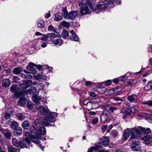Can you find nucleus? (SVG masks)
I'll use <instances>...</instances> for the list:
<instances>
[{
	"mask_svg": "<svg viewBox=\"0 0 152 152\" xmlns=\"http://www.w3.org/2000/svg\"><path fill=\"white\" fill-rule=\"evenodd\" d=\"M120 121L119 120H116L113 122V125L114 126H117V125H119Z\"/></svg>",
	"mask_w": 152,
	"mask_h": 152,
	"instance_id": "nucleus-55",
	"label": "nucleus"
},
{
	"mask_svg": "<svg viewBox=\"0 0 152 152\" xmlns=\"http://www.w3.org/2000/svg\"><path fill=\"white\" fill-rule=\"evenodd\" d=\"M77 15V13L75 11H72L68 13L67 19H70L73 20L75 19Z\"/></svg>",
	"mask_w": 152,
	"mask_h": 152,
	"instance_id": "nucleus-12",
	"label": "nucleus"
},
{
	"mask_svg": "<svg viewBox=\"0 0 152 152\" xmlns=\"http://www.w3.org/2000/svg\"><path fill=\"white\" fill-rule=\"evenodd\" d=\"M104 84L105 86H108L110 85L112 83V80H108L104 82Z\"/></svg>",
	"mask_w": 152,
	"mask_h": 152,
	"instance_id": "nucleus-50",
	"label": "nucleus"
},
{
	"mask_svg": "<svg viewBox=\"0 0 152 152\" xmlns=\"http://www.w3.org/2000/svg\"><path fill=\"white\" fill-rule=\"evenodd\" d=\"M61 14L60 13H57L55 15V20L56 21L60 20L61 19Z\"/></svg>",
	"mask_w": 152,
	"mask_h": 152,
	"instance_id": "nucleus-34",
	"label": "nucleus"
},
{
	"mask_svg": "<svg viewBox=\"0 0 152 152\" xmlns=\"http://www.w3.org/2000/svg\"><path fill=\"white\" fill-rule=\"evenodd\" d=\"M41 77H34V78L36 80H39V81H42V79H43V80H45L44 79V78H41ZM44 77V78H45L46 77Z\"/></svg>",
	"mask_w": 152,
	"mask_h": 152,
	"instance_id": "nucleus-56",
	"label": "nucleus"
},
{
	"mask_svg": "<svg viewBox=\"0 0 152 152\" xmlns=\"http://www.w3.org/2000/svg\"><path fill=\"white\" fill-rule=\"evenodd\" d=\"M109 113L108 112H106L104 111L100 115V121L102 123H104L107 120Z\"/></svg>",
	"mask_w": 152,
	"mask_h": 152,
	"instance_id": "nucleus-8",
	"label": "nucleus"
},
{
	"mask_svg": "<svg viewBox=\"0 0 152 152\" xmlns=\"http://www.w3.org/2000/svg\"><path fill=\"white\" fill-rule=\"evenodd\" d=\"M142 130H140L141 134H147L150 132L151 130L149 128L145 129L141 127Z\"/></svg>",
	"mask_w": 152,
	"mask_h": 152,
	"instance_id": "nucleus-27",
	"label": "nucleus"
},
{
	"mask_svg": "<svg viewBox=\"0 0 152 152\" xmlns=\"http://www.w3.org/2000/svg\"><path fill=\"white\" fill-rule=\"evenodd\" d=\"M37 26L40 28H43L45 26L44 23L42 19L38 20L37 22Z\"/></svg>",
	"mask_w": 152,
	"mask_h": 152,
	"instance_id": "nucleus-18",
	"label": "nucleus"
},
{
	"mask_svg": "<svg viewBox=\"0 0 152 152\" xmlns=\"http://www.w3.org/2000/svg\"><path fill=\"white\" fill-rule=\"evenodd\" d=\"M141 144L138 141L134 140L132 141L130 147L132 150L135 151H137L140 150L141 148Z\"/></svg>",
	"mask_w": 152,
	"mask_h": 152,
	"instance_id": "nucleus-6",
	"label": "nucleus"
},
{
	"mask_svg": "<svg viewBox=\"0 0 152 152\" xmlns=\"http://www.w3.org/2000/svg\"><path fill=\"white\" fill-rule=\"evenodd\" d=\"M4 135L7 138L10 139L11 136V134L10 132L9 131L4 132Z\"/></svg>",
	"mask_w": 152,
	"mask_h": 152,
	"instance_id": "nucleus-41",
	"label": "nucleus"
},
{
	"mask_svg": "<svg viewBox=\"0 0 152 152\" xmlns=\"http://www.w3.org/2000/svg\"><path fill=\"white\" fill-rule=\"evenodd\" d=\"M68 13L65 8H64L62 9V14L65 18L67 19Z\"/></svg>",
	"mask_w": 152,
	"mask_h": 152,
	"instance_id": "nucleus-30",
	"label": "nucleus"
},
{
	"mask_svg": "<svg viewBox=\"0 0 152 152\" xmlns=\"http://www.w3.org/2000/svg\"><path fill=\"white\" fill-rule=\"evenodd\" d=\"M14 132L15 135H20L22 133V128L20 127H17L16 129L14 130Z\"/></svg>",
	"mask_w": 152,
	"mask_h": 152,
	"instance_id": "nucleus-21",
	"label": "nucleus"
},
{
	"mask_svg": "<svg viewBox=\"0 0 152 152\" xmlns=\"http://www.w3.org/2000/svg\"><path fill=\"white\" fill-rule=\"evenodd\" d=\"M114 94L113 89H107L106 91L105 95H110Z\"/></svg>",
	"mask_w": 152,
	"mask_h": 152,
	"instance_id": "nucleus-38",
	"label": "nucleus"
},
{
	"mask_svg": "<svg viewBox=\"0 0 152 152\" xmlns=\"http://www.w3.org/2000/svg\"><path fill=\"white\" fill-rule=\"evenodd\" d=\"M118 134V132L115 131H113L112 132V135L114 137H116Z\"/></svg>",
	"mask_w": 152,
	"mask_h": 152,
	"instance_id": "nucleus-62",
	"label": "nucleus"
},
{
	"mask_svg": "<svg viewBox=\"0 0 152 152\" xmlns=\"http://www.w3.org/2000/svg\"><path fill=\"white\" fill-rule=\"evenodd\" d=\"M19 146L23 148L26 146V143L24 141H22L19 143Z\"/></svg>",
	"mask_w": 152,
	"mask_h": 152,
	"instance_id": "nucleus-45",
	"label": "nucleus"
},
{
	"mask_svg": "<svg viewBox=\"0 0 152 152\" xmlns=\"http://www.w3.org/2000/svg\"><path fill=\"white\" fill-rule=\"evenodd\" d=\"M98 99H94L91 101V103H90V106H92L93 109H96L99 107V104L98 102Z\"/></svg>",
	"mask_w": 152,
	"mask_h": 152,
	"instance_id": "nucleus-11",
	"label": "nucleus"
},
{
	"mask_svg": "<svg viewBox=\"0 0 152 152\" xmlns=\"http://www.w3.org/2000/svg\"><path fill=\"white\" fill-rule=\"evenodd\" d=\"M151 138V137L148 135L145 136L142 138V140H143V142L145 144L149 143Z\"/></svg>",
	"mask_w": 152,
	"mask_h": 152,
	"instance_id": "nucleus-17",
	"label": "nucleus"
},
{
	"mask_svg": "<svg viewBox=\"0 0 152 152\" xmlns=\"http://www.w3.org/2000/svg\"><path fill=\"white\" fill-rule=\"evenodd\" d=\"M43 66H37L34 63L30 62L26 66V69L29 71L24 70L23 71L27 74H35L34 76H46L45 74H46L48 71L50 72L53 69L52 67L51 66L48 67L44 69H43Z\"/></svg>",
	"mask_w": 152,
	"mask_h": 152,
	"instance_id": "nucleus-3",
	"label": "nucleus"
},
{
	"mask_svg": "<svg viewBox=\"0 0 152 152\" xmlns=\"http://www.w3.org/2000/svg\"><path fill=\"white\" fill-rule=\"evenodd\" d=\"M70 39L72 41L78 42L79 41V38L78 36L76 35H72L70 36Z\"/></svg>",
	"mask_w": 152,
	"mask_h": 152,
	"instance_id": "nucleus-28",
	"label": "nucleus"
},
{
	"mask_svg": "<svg viewBox=\"0 0 152 152\" xmlns=\"http://www.w3.org/2000/svg\"><path fill=\"white\" fill-rule=\"evenodd\" d=\"M20 142L17 141L16 139L15 138H13L12 139V142L13 144L15 146L19 147V143Z\"/></svg>",
	"mask_w": 152,
	"mask_h": 152,
	"instance_id": "nucleus-37",
	"label": "nucleus"
},
{
	"mask_svg": "<svg viewBox=\"0 0 152 152\" xmlns=\"http://www.w3.org/2000/svg\"><path fill=\"white\" fill-rule=\"evenodd\" d=\"M16 116L18 119L20 121L23 120L26 118L24 114L23 113H17L16 114Z\"/></svg>",
	"mask_w": 152,
	"mask_h": 152,
	"instance_id": "nucleus-25",
	"label": "nucleus"
},
{
	"mask_svg": "<svg viewBox=\"0 0 152 152\" xmlns=\"http://www.w3.org/2000/svg\"><path fill=\"white\" fill-rule=\"evenodd\" d=\"M119 78H116L115 79H113V81L114 83L118 84L119 83Z\"/></svg>",
	"mask_w": 152,
	"mask_h": 152,
	"instance_id": "nucleus-57",
	"label": "nucleus"
},
{
	"mask_svg": "<svg viewBox=\"0 0 152 152\" xmlns=\"http://www.w3.org/2000/svg\"><path fill=\"white\" fill-rule=\"evenodd\" d=\"M131 134V129L127 128L124 130L123 134L122 140L126 141L129 137L130 134Z\"/></svg>",
	"mask_w": 152,
	"mask_h": 152,
	"instance_id": "nucleus-9",
	"label": "nucleus"
},
{
	"mask_svg": "<svg viewBox=\"0 0 152 152\" xmlns=\"http://www.w3.org/2000/svg\"><path fill=\"white\" fill-rule=\"evenodd\" d=\"M119 78L121 81L124 82L127 79L128 77H120Z\"/></svg>",
	"mask_w": 152,
	"mask_h": 152,
	"instance_id": "nucleus-52",
	"label": "nucleus"
},
{
	"mask_svg": "<svg viewBox=\"0 0 152 152\" xmlns=\"http://www.w3.org/2000/svg\"><path fill=\"white\" fill-rule=\"evenodd\" d=\"M143 104L148 105L149 106H152V100H148L142 102Z\"/></svg>",
	"mask_w": 152,
	"mask_h": 152,
	"instance_id": "nucleus-40",
	"label": "nucleus"
},
{
	"mask_svg": "<svg viewBox=\"0 0 152 152\" xmlns=\"http://www.w3.org/2000/svg\"><path fill=\"white\" fill-rule=\"evenodd\" d=\"M132 112L131 109L127 108L126 110V114L129 115Z\"/></svg>",
	"mask_w": 152,
	"mask_h": 152,
	"instance_id": "nucleus-53",
	"label": "nucleus"
},
{
	"mask_svg": "<svg viewBox=\"0 0 152 152\" xmlns=\"http://www.w3.org/2000/svg\"><path fill=\"white\" fill-rule=\"evenodd\" d=\"M114 94H119L117 87H115L113 88Z\"/></svg>",
	"mask_w": 152,
	"mask_h": 152,
	"instance_id": "nucleus-58",
	"label": "nucleus"
},
{
	"mask_svg": "<svg viewBox=\"0 0 152 152\" xmlns=\"http://www.w3.org/2000/svg\"><path fill=\"white\" fill-rule=\"evenodd\" d=\"M114 0H104L107 4V6L109 7H113L114 6Z\"/></svg>",
	"mask_w": 152,
	"mask_h": 152,
	"instance_id": "nucleus-29",
	"label": "nucleus"
},
{
	"mask_svg": "<svg viewBox=\"0 0 152 152\" xmlns=\"http://www.w3.org/2000/svg\"><path fill=\"white\" fill-rule=\"evenodd\" d=\"M48 29L49 31H53V32H55L56 30V29L51 25L48 26Z\"/></svg>",
	"mask_w": 152,
	"mask_h": 152,
	"instance_id": "nucleus-46",
	"label": "nucleus"
},
{
	"mask_svg": "<svg viewBox=\"0 0 152 152\" xmlns=\"http://www.w3.org/2000/svg\"><path fill=\"white\" fill-rule=\"evenodd\" d=\"M102 141V144L104 146L109 145L110 143V138L107 137H103L101 138Z\"/></svg>",
	"mask_w": 152,
	"mask_h": 152,
	"instance_id": "nucleus-10",
	"label": "nucleus"
},
{
	"mask_svg": "<svg viewBox=\"0 0 152 152\" xmlns=\"http://www.w3.org/2000/svg\"><path fill=\"white\" fill-rule=\"evenodd\" d=\"M10 81L8 79L4 80L3 81L2 85L6 87L10 86Z\"/></svg>",
	"mask_w": 152,
	"mask_h": 152,
	"instance_id": "nucleus-19",
	"label": "nucleus"
},
{
	"mask_svg": "<svg viewBox=\"0 0 152 152\" xmlns=\"http://www.w3.org/2000/svg\"><path fill=\"white\" fill-rule=\"evenodd\" d=\"M137 96L135 94H133L130 95L128 97L127 99L131 102H132L134 100L135 96Z\"/></svg>",
	"mask_w": 152,
	"mask_h": 152,
	"instance_id": "nucleus-36",
	"label": "nucleus"
},
{
	"mask_svg": "<svg viewBox=\"0 0 152 152\" xmlns=\"http://www.w3.org/2000/svg\"><path fill=\"white\" fill-rule=\"evenodd\" d=\"M24 92L26 94H34L36 92V89L35 87L33 86L30 88L29 89L25 90Z\"/></svg>",
	"mask_w": 152,
	"mask_h": 152,
	"instance_id": "nucleus-14",
	"label": "nucleus"
},
{
	"mask_svg": "<svg viewBox=\"0 0 152 152\" xmlns=\"http://www.w3.org/2000/svg\"><path fill=\"white\" fill-rule=\"evenodd\" d=\"M144 114H146L145 116L147 117L146 119L150 123H152V119H151L152 116V113H145Z\"/></svg>",
	"mask_w": 152,
	"mask_h": 152,
	"instance_id": "nucleus-23",
	"label": "nucleus"
},
{
	"mask_svg": "<svg viewBox=\"0 0 152 152\" xmlns=\"http://www.w3.org/2000/svg\"><path fill=\"white\" fill-rule=\"evenodd\" d=\"M36 107L37 109L39 110L41 113L46 116V117L44 118L43 119L42 118L39 119L40 120V121L41 122L40 126L42 125V124L47 126L50 123L54 122L56 121V118L54 116H56L57 115L56 113L49 112L45 108L39 106L38 104L36 105Z\"/></svg>",
	"mask_w": 152,
	"mask_h": 152,
	"instance_id": "nucleus-4",
	"label": "nucleus"
},
{
	"mask_svg": "<svg viewBox=\"0 0 152 152\" xmlns=\"http://www.w3.org/2000/svg\"><path fill=\"white\" fill-rule=\"evenodd\" d=\"M40 121V120L39 119L35 120L33 125L30 129L31 133V135L28 132L25 133V136L26 137L25 140L28 144H30L31 142L30 138L34 143L41 145L40 142L38 140V138H40L41 135H44L45 134L46 130L43 125L40 126L41 123Z\"/></svg>",
	"mask_w": 152,
	"mask_h": 152,
	"instance_id": "nucleus-1",
	"label": "nucleus"
},
{
	"mask_svg": "<svg viewBox=\"0 0 152 152\" xmlns=\"http://www.w3.org/2000/svg\"><path fill=\"white\" fill-rule=\"evenodd\" d=\"M18 124L15 121H12V122L11 124V126L12 129H16L18 127Z\"/></svg>",
	"mask_w": 152,
	"mask_h": 152,
	"instance_id": "nucleus-33",
	"label": "nucleus"
},
{
	"mask_svg": "<svg viewBox=\"0 0 152 152\" xmlns=\"http://www.w3.org/2000/svg\"><path fill=\"white\" fill-rule=\"evenodd\" d=\"M78 5L79 7L81 8L80 13L82 15L88 14L91 13V11L88 8V6H89L91 9L96 13H99L100 11L104 10L107 6V4L106 3L105 4L104 2L99 1L97 4L96 7L93 8L91 1L90 0H87L86 4H83V0L79 1Z\"/></svg>",
	"mask_w": 152,
	"mask_h": 152,
	"instance_id": "nucleus-2",
	"label": "nucleus"
},
{
	"mask_svg": "<svg viewBox=\"0 0 152 152\" xmlns=\"http://www.w3.org/2000/svg\"><path fill=\"white\" fill-rule=\"evenodd\" d=\"M61 36L63 38L65 39L69 37V32L66 31L64 30L62 32Z\"/></svg>",
	"mask_w": 152,
	"mask_h": 152,
	"instance_id": "nucleus-32",
	"label": "nucleus"
},
{
	"mask_svg": "<svg viewBox=\"0 0 152 152\" xmlns=\"http://www.w3.org/2000/svg\"><path fill=\"white\" fill-rule=\"evenodd\" d=\"M51 34H52V33H48V39L49 38L50 40L52 41L53 40V39L54 38L53 36Z\"/></svg>",
	"mask_w": 152,
	"mask_h": 152,
	"instance_id": "nucleus-59",
	"label": "nucleus"
},
{
	"mask_svg": "<svg viewBox=\"0 0 152 152\" xmlns=\"http://www.w3.org/2000/svg\"><path fill=\"white\" fill-rule=\"evenodd\" d=\"M61 24L64 26L68 28L70 26V24L65 21H63L61 23Z\"/></svg>",
	"mask_w": 152,
	"mask_h": 152,
	"instance_id": "nucleus-42",
	"label": "nucleus"
},
{
	"mask_svg": "<svg viewBox=\"0 0 152 152\" xmlns=\"http://www.w3.org/2000/svg\"><path fill=\"white\" fill-rule=\"evenodd\" d=\"M131 110L133 113H134L137 111V107L136 106H134L131 108Z\"/></svg>",
	"mask_w": 152,
	"mask_h": 152,
	"instance_id": "nucleus-47",
	"label": "nucleus"
},
{
	"mask_svg": "<svg viewBox=\"0 0 152 152\" xmlns=\"http://www.w3.org/2000/svg\"><path fill=\"white\" fill-rule=\"evenodd\" d=\"M142 130L141 126H138L131 129V137L130 139H136L140 137V130Z\"/></svg>",
	"mask_w": 152,
	"mask_h": 152,
	"instance_id": "nucleus-5",
	"label": "nucleus"
},
{
	"mask_svg": "<svg viewBox=\"0 0 152 152\" xmlns=\"http://www.w3.org/2000/svg\"><path fill=\"white\" fill-rule=\"evenodd\" d=\"M26 100V98L23 96H21L18 102V104L21 106H23L25 104V101Z\"/></svg>",
	"mask_w": 152,
	"mask_h": 152,
	"instance_id": "nucleus-15",
	"label": "nucleus"
},
{
	"mask_svg": "<svg viewBox=\"0 0 152 152\" xmlns=\"http://www.w3.org/2000/svg\"><path fill=\"white\" fill-rule=\"evenodd\" d=\"M27 106L29 108H31L33 107V104L31 102H27Z\"/></svg>",
	"mask_w": 152,
	"mask_h": 152,
	"instance_id": "nucleus-54",
	"label": "nucleus"
},
{
	"mask_svg": "<svg viewBox=\"0 0 152 152\" xmlns=\"http://www.w3.org/2000/svg\"><path fill=\"white\" fill-rule=\"evenodd\" d=\"M32 83L31 81L26 80L24 81H21L20 84L21 88L25 89L30 86Z\"/></svg>",
	"mask_w": 152,
	"mask_h": 152,
	"instance_id": "nucleus-7",
	"label": "nucleus"
},
{
	"mask_svg": "<svg viewBox=\"0 0 152 152\" xmlns=\"http://www.w3.org/2000/svg\"><path fill=\"white\" fill-rule=\"evenodd\" d=\"M10 89L12 92L15 93L17 91V86L16 85H13L11 87Z\"/></svg>",
	"mask_w": 152,
	"mask_h": 152,
	"instance_id": "nucleus-35",
	"label": "nucleus"
},
{
	"mask_svg": "<svg viewBox=\"0 0 152 152\" xmlns=\"http://www.w3.org/2000/svg\"><path fill=\"white\" fill-rule=\"evenodd\" d=\"M117 90L118 91L119 94L120 92H121L123 90V87L121 86L117 87Z\"/></svg>",
	"mask_w": 152,
	"mask_h": 152,
	"instance_id": "nucleus-64",
	"label": "nucleus"
},
{
	"mask_svg": "<svg viewBox=\"0 0 152 152\" xmlns=\"http://www.w3.org/2000/svg\"><path fill=\"white\" fill-rule=\"evenodd\" d=\"M98 121V119L97 118H94L92 121V123L94 125L96 124Z\"/></svg>",
	"mask_w": 152,
	"mask_h": 152,
	"instance_id": "nucleus-49",
	"label": "nucleus"
},
{
	"mask_svg": "<svg viewBox=\"0 0 152 152\" xmlns=\"http://www.w3.org/2000/svg\"><path fill=\"white\" fill-rule=\"evenodd\" d=\"M44 84L41 83L38 84L37 86V88L39 90H42L44 89Z\"/></svg>",
	"mask_w": 152,
	"mask_h": 152,
	"instance_id": "nucleus-44",
	"label": "nucleus"
},
{
	"mask_svg": "<svg viewBox=\"0 0 152 152\" xmlns=\"http://www.w3.org/2000/svg\"><path fill=\"white\" fill-rule=\"evenodd\" d=\"M101 145H96L94 147H92L90 148L88 151V152H92L94 151H96V150L99 148H102Z\"/></svg>",
	"mask_w": 152,
	"mask_h": 152,
	"instance_id": "nucleus-24",
	"label": "nucleus"
},
{
	"mask_svg": "<svg viewBox=\"0 0 152 152\" xmlns=\"http://www.w3.org/2000/svg\"><path fill=\"white\" fill-rule=\"evenodd\" d=\"M23 70V68L21 67H15L14 68L12 72L14 74L18 75Z\"/></svg>",
	"mask_w": 152,
	"mask_h": 152,
	"instance_id": "nucleus-16",
	"label": "nucleus"
},
{
	"mask_svg": "<svg viewBox=\"0 0 152 152\" xmlns=\"http://www.w3.org/2000/svg\"><path fill=\"white\" fill-rule=\"evenodd\" d=\"M33 100L35 103H36V105L38 104L39 106V105L40 103L39 102V101L42 100V97L41 96H36L35 95H34L32 96Z\"/></svg>",
	"mask_w": 152,
	"mask_h": 152,
	"instance_id": "nucleus-13",
	"label": "nucleus"
},
{
	"mask_svg": "<svg viewBox=\"0 0 152 152\" xmlns=\"http://www.w3.org/2000/svg\"><path fill=\"white\" fill-rule=\"evenodd\" d=\"M89 95L92 97H94L96 96V95L93 92L91 91L89 93Z\"/></svg>",
	"mask_w": 152,
	"mask_h": 152,
	"instance_id": "nucleus-63",
	"label": "nucleus"
},
{
	"mask_svg": "<svg viewBox=\"0 0 152 152\" xmlns=\"http://www.w3.org/2000/svg\"><path fill=\"white\" fill-rule=\"evenodd\" d=\"M10 110V109H8L4 115V117L6 119H9L12 114V111L11 110V111Z\"/></svg>",
	"mask_w": 152,
	"mask_h": 152,
	"instance_id": "nucleus-22",
	"label": "nucleus"
},
{
	"mask_svg": "<svg viewBox=\"0 0 152 152\" xmlns=\"http://www.w3.org/2000/svg\"><path fill=\"white\" fill-rule=\"evenodd\" d=\"M117 107H111L109 108V111L112 112H113L114 111L116 110H117Z\"/></svg>",
	"mask_w": 152,
	"mask_h": 152,
	"instance_id": "nucleus-60",
	"label": "nucleus"
},
{
	"mask_svg": "<svg viewBox=\"0 0 152 152\" xmlns=\"http://www.w3.org/2000/svg\"><path fill=\"white\" fill-rule=\"evenodd\" d=\"M43 37H42L41 38V40L43 41H45L48 40V34H46V35H44Z\"/></svg>",
	"mask_w": 152,
	"mask_h": 152,
	"instance_id": "nucleus-51",
	"label": "nucleus"
},
{
	"mask_svg": "<svg viewBox=\"0 0 152 152\" xmlns=\"http://www.w3.org/2000/svg\"><path fill=\"white\" fill-rule=\"evenodd\" d=\"M8 152H17V150L12 146H9L8 147Z\"/></svg>",
	"mask_w": 152,
	"mask_h": 152,
	"instance_id": "nucleus-39",
	"label": "nucleus"
},
{
	"mask_svg": "<svg viewBox=\"0 0 152 152\" xmlns=\"http://www.w3.org/2000/svg\"><path fill=\"white\" fill-rule=\"evenodd\" d=\"M107 89L104 87H99L98 88V91L101 93H104L105 95Z\"/></svg>",
	"mask_w": 152,
	"mask_h": 152,
	"instance_id": "nucleus-31",
	"label": "nucleus"
},
{
	"mask_svg": "<svg viewBox=\"0 0 152 152\" xmlns=\"http://www.w3.org/2000/svg\"><path fill=\"white\" fill-rule=\"evenodd\" d=\"M54 32V33H52V34L51 35L53 36L54 38L57 37H61L60 34L58 32L56 31Z\"/></svg>",
	"mask_w": 152,
	"mask_h": 152,
	"instance_id": "nucleus-43",
	"label": "nucleus"
},
{
	"mask_svg": "<svg viewBox=\"0 0 152 152\" xmlns=\"http://www.w3.org/2000/svg\"><path fill=\"white\" fill-rule=\"evenodd\" d=\"M90 103H91V101H90L88 99H86L84 100L83 102V103L84 105H89L90 106Z\"/></svg>",
	"mask_w": 152,
	"mask_h": 152,
	"instance_id": "nucleus-48",
	"label": "nucleus"
},
{
	"mask_svg": "<svg viewBox=\"0 0 152 152\" xmlns=\"http://www.w3.org/2000/svg\"><path fill=\"white\" fill-rule=\"evenodd\" d=\"M52 42L54 43L55 45H58L59 46L61 45L63 43V40L60 39H58L56 40H52Z\"/></svg>",
	"mask_w": 152,
	"mask_h": 152,
	"instance_id": "nucleus-20",
	"label": "nucleus"
},
{
	"mask_svg": "<svg viewBox=\"0 0 152 152\" xmlns=\"http://www.w3.org/2000/svg\"><path fill=\"white\" fill-rule=\"evenodd\" d=\"M22 127L25 129H28L29 128V123L28 121H24L22 124Z\"/></svg>",
	"mask_w": 152,
	"mask_h": 152,
	"instance_id": "nucleus-26",
	"label": "nucleus"
},
{
	"mask_svg": "<svg viewBox=\"0 0 152 152\" xmlns=\"http://www.w3.org/2000/svg\"><path fill=\"white\" fill-rule=\"evenodd\" d=\"M107 126L106 125H104L102 127V130L103 132H104L107 129Z\"/></svg>",
	"mask_w": 152,
	"mask_h": 152,
	"instance_id": "nucleus-61",
	"label": "nucleus"
}]
</instances>
